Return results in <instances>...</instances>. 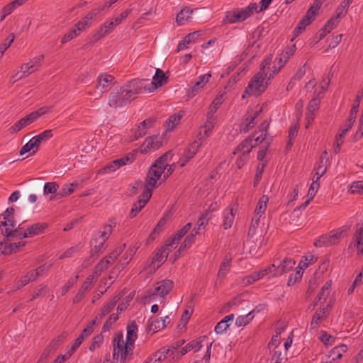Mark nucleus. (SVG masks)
Wrapping results in <instances>:
<instances>
[{"instance_id": "nucleus-1", "label": "nucleus", "mask_w": 363, "mask_h": 363, "mask_svg": "<svg viewBox=\"0 0 363 363\" xmlns=\"http://www.w3.org/2000/svg\"><path fill=\"white\" fill-rule=\"evenodd\" d=\"M172 153L168 152L157 159L150 167L145 182L144 191H150L152 194V190L158 185H160L166 180H163L164 171L168 166V162L172 159Z\"/></svg>"}, {"instance_id": "nucleus-2", "label": "nucleus", "mask_w": 363, "mask_h": 363, "mask_svg": "<svg viewBox=\"0 0 363 363\" xmlns=\"http://www.w3.org/2000/svg\"><path fill=\"white\" fill-rule=\"evenodd\" d=\"M269 125V122L267 120L264 121L259 128V132L256 133L252 138H247L244 140L233 151L234 155L241 154L245 156H248L251 150L257 143H261L264 140H267L266 144L268 146L271 139L267 138V129Z\"/></svg>"}, {"instance_id": "nucleus-3", "label": "nucleus", "mask_w": 363, "mask_h": 363, "mask_svg": "<svg viewBox=\"0 0 363 363\" xmlns=\"http://www.w3.org/2000/svg\"><path fill=\"white\" fill-rule=\"evenodd\" d=\"M117 225L116 219L112 218L109 220V224L99 230L91 240V257L95 258L98 254L103 252L106 247V240L112 233L113 228Z\"/></svg>"}, {"instance_id": "nucleus-4", "label": "nucleus", "mask_w": 363, "mask_h": 363, "mask_svg": "<svg viewBox=\"0 0 363 363\" xmlns=\"http://www.w3.org/2000/svg\"><path fill=\"white\" fill-rule=\"evenodd\" d=\"M272 60V57L269 56L263 61L260 71L253 77L246 88L247 94L259 96L264 91L269 81L266 80L267 74L265 71L269 68Z\"/></svg>"}, {"instance_id": "nucleus-5", "label": "nucleus", "mask_w": 363, "mask_h": 363, "mask_svg": "<svg viewBox=\"0 0 363 363\" xmlns=\"http://www.w3.org/2000/svg\"><path fill=\"white\" fill-rule=\"evenodd\" d=\"M14 211L13 207H9L0 216V228L8 240L10 238H17L18 233L16 231L21 229L20 226L16 227V222L14 219Z\"/></svg>"}, {"instance_id": "nucleus-6", "label": "nucleus", "mask_w": 363, "mask_h": 363, "mask_svg": "<svg viewBox=\"0 0 363 363\" xmlns=\"http://www.w3.org/2000/svg\"><path fill=\"white\" fill-rule=\"evenodd\" d=\"M113 359L114 361H120V363H125L128 357L133 354V346L125 342L122 333L114 335L113 340Z\"/></svg>"}, {"instance_id": "nucleus-7", "label": "nucleus", "mask_w": 363, "mask_h": 363, "mask_svg": "<svg viewBox=\"0 0 363 363\" xmlns=\"http://www.w3.org/2000/svg\"><path fill=\"white\" fill-rule=\"evenodd\" d=\"M125 91L128 94L130 98L132 99L135 95L143 93L144 91L149 92V81L145 79H135L128 82L123 86Z\"/></svg>"}, {"instance_id": "nucleus-8", "label": "nucleus", "mask_w": 363, "mask_h": 363, "mask_svg": "<svg viewBox=\"0 0 363 363\" xmlns=\"http://www.w3.org/2000/svg\"><path fill=\"white\" fill-rule=\"evenodd\" d=\"M132 99L123 87L112 91L108 97V104L111 108H119L129 104Z\"/></svg>"}, {"instance_id": "nucleus-9", "label": "nucleus", "mask_w": 363, "mask_h": 363, "mask_svg": "<svg viewBox=\"0 0 363 363\" xmlns=\"http://www.w3.org/2000/svg\"><path fill=\"white\" fill-rule=\"evenodd\" d=\"M96 89L99 91H95L94 93L89 92V95L95 96V99H100L104 93L107 92L114 84V77L108 74H101L97 78Z\"/></svg>"}, {"instance_id": "nucleus-10", "label": "nucleus", "mask_w": 363, "mask_h": 363, "mask_svg": "<svg viewBox=\"0 0 363 363\" xmlns=\"http://www.w3.org/2000/svg\"><path fill=\"white\" fill-rule=\"evenodd\" d=\"M47 228L45 223H37L31 225H28L25 230L21 227V230H17L16 233H18V239L26 238H32L43 233Z\"/></svg>"}, {"instance_id": "nucleus-11", "label": "nucleus", "mask_w": 363, "mask_h": 363, "mask_svg": "<svg viewBox=\"0 0 363 363\" xmlns=\"http://www.w3.org/2000/svg\"><path fill=\"white\" fill-rule=\"evenodd\" d=\"M202 145L201 142L194 141L187 147H186L183 152L181 153L180 158L178 161L180 167H184L185 164L189 162L196 154Z\"/></svg>"}, {"instance_id": "nucleus-12", "label": "nucleus", "mask_w": 363, "mask_h": 363, "mask_svg": "<svg viewBox=\"0 0 363 363\" xmlns=\"http://www.w3.org/2000/svg\"><path fill=\"white\" fill-rule=\"evenodd\" d=\"M211 78V73H207L199 76L194 84L187 90L186 93L188 97H194L199 91H201L206 86V85L210 81Z\"/></svg>"}, {"instance_id": "nucleus-13", "label": "nucleus", "mask_w": 363, "mask_h": 363, "mask_svg": "<svg viewBox=\"0 0 363 363\" xmlns=\"http://www.w3.org/2000/svg\"><path fill=\"white\" fill-rule=\"evenodd\" d=\"M330 305L321 306L314 313L310 324V329L313 330L318 327L319 324L327 318L330 312Z\"/></svg>"}, {"instance_id": "nucleus-14", "label": "nucleus", "mask_w": 363, "mask_h": 363, "mask_svg": "<svg viewBox=\"0 0 363 363\" xmlns=\"http://www.w3.org/2000/svg\"><path fill=\"white\" fill-rule=\"evenodd\" d=\"M44 55L35 56L27 63L21 65V69H24L26 75H30L32 73L38 71L43 65L44 61Z\"/></svg>"}, {"instance_id": "nucleus-15", "label": "nucleus", "mask_w": 363, "mask_h": 363, "mask_svg": "<svg viewBox=\"0 0 363 363\" xmlns=\"http://www.w3.org/2000/svg\"><path fill=\"white\" fill-rule=\"evenodd\" d=\"M104 11V8L94 9L89 12L82 20H80L75 26L79 32H82L92 24L94 18L101 12Z\"/></svg>"}, {"instance_id": "nucleus-16", "label": "nucleus", "mask_w": 363, "mask_h": 363, "mask_svg": "<svg viewBox=\"0 0 363 363\" xmlns=\"http://www.w3.org/2000/svg\"><path fill=\"white\" fill-rule=\"evenodd\" d=\"M161 145V138L157 135L147 138L140 147L142 153L157 150Z\"/></svg>"}, {"instance_id": "nucleus-17", "label": "nucleus", "mask_w": 363, "mask_h": 363, "mask_svg": "<svg viewBox=\"0 0 363 363\" xmlns=\"http://www.w3.org/2000/svg\"><path fill=\"white\" fill-rule=\"evenodd\" d=\"M168 255L169 251H166L164 248L161 247L152 257L150 265V271L157 270L166 261Z\"/></svg>"}, {"instance_id": "nucleus-18", "label": "nucleus", "mask_w": 363, "mask_h": 363, "mask_svg": "<svg viewBox=\"0 0 363 363\" xmlns=\"http://www.w3.org/2000/svg\"><path fill=\"white\" fill-rule=\"evenodd\" d=\"M350 249H356L357 255L363 254V226L360 225L357 228L354 234L353 240L350 243Z\"/></svg>"}, {"instance_id": "nucleus-19", "label": "nucleus", "mask_w": 363, "mask_h": 363, "mask_svg": "<svg viewBox=\"0 0 363 363\" xmlns=\"http://www.w3.org/2000/svg\"><path fill=\"white\" fill-rule=\"evenodd\" d=\"M167 82V77L165 76L164 72L160 69H157L155 74L152 77L151 82H149V92H152L158 87L165 84Z\"/></svg>"}, {"instance_id": "nucleus-20", "label": "nucleus", "mask_w": 363, "mask_h": 363, "mask_svg": "<svg viewBox=\"0 0 363 363\" xmlns=\"http://www.w3.org/2000/svg\"><path fill=\"white\" fill-rule=\"evenodd\" d=\"M125 245H123L116 248L107 258L101 260L97 265L98 271L103 272L108 269L111 264L113 262L115 259L123 251Z\"/></svg>"}, {"instance_id": "nucleus-21", "label": "nucleus", "mask_w": 363, "mask_h": 363, "mask_svg": "<svg viewBox=\"0 0 363 363\" xmlns=\"http://www.w3.org/2000/svg\"><path fill=\"white\" fill-rule=\"evenodd\" d=\"M174 286V282L170 279H164L157 281L155 285V289L157 295L164 297L167 295Z\"/></svg>"}, {"instance_id": "nucleus-22", "label": "nucleus", "mask_w": 363, "mask_h": 363, "mask_svg": "<svg viewBox=\"0 0 363 363\" xmlns=\"http://www.w3.org/2000/svg\"><path fill=\"white\" fill-rule=\"evenodd\" d=\"M152 194L150 191H143V199H139L135 202L131 208L130 213V218H134L141 211V209L146 205L149 199H150Z\"/></svg>"}, {"instance_id": "nucleus-23", "label": "nucleus", "mask_w": 363, "mask_h": 363, "mask_svg": "<svg viewBox=\"0 0 363 363\" xmlns=\"http://www.w3.org/2000/svg\"><path fill=\"white\" fill-rule=\"evenodd\" d=\"M216 124V122L206 120L204 123L199 127L197 140L196 141L201 142L203 140L209 137Z\"/></svg>"}, {"instance_id": "nucleus-24", "label": "nucleus", "mask_w": 363, "mask_h": 363, "mask_svg": "<svg viewBox=\"0 0 363 363\" xmlns=\"http://www.w3.org/2000/svg\"><path fill=\"white\" fill-rule=\"evenodd\" d=\"M35 121V114H28L24 118H21L18 121H17L14 125H13L10 128L9 131L11 134H14L22 130L23 128L26 127L29 124L33 123Z\"/></svg>"}, {"instance_id": "nucleus-25", "label": "nucleus", "mask_w": 363, "mask_h": 363, "mask_svg": "<svg viewBox=\"0 0 363 363\" xmlns=\"http://www.w3.org/2000/svg\"><path fill=\"white\" fill-rule=\"evenodd\" d=\"M24 245V241H18V242H3L0 241V253L4 255H9L12 252H16L19 247H23Z\"/></svg>"}, {"instance_id": "nucleus-26", "label": "nucleus", "mask_w": 363, "mask_h": 363, "mask_svg": "<svg viewBox=\"0 0 363 363\" xmlns=\"http://www.w3.org/2000/svg\"><path fill=\"white\" fill-rule=\"evenodd\" d=\"M320 99L314 97L312 99L308 105V112L306 116L307 121L306 128H308L310 123L313 121L315 118V113L319 108Z\"/></svg>"}, {"instance_id": "nucleus-27", "label": "nucleus", "mask_w": 363, "mask_h": 363, "mask_svg": "<svg viewBox=\"0 0 363 363\" xmlns=\"http://www.w3.org/2000/svg\"><path fill=\"white\" fill-rule=\"evenodd\" d=\"M40 145L38 143L35 137H33L27 143H26L20 151V155H23L28 152L29 155H35L39 150Z\"/></svg>"}, {"instance_id": "nucleus-28", "label": "nucleus", "mask_w": 363, "mask_h": 363, "mask_svg": "<svg viewBox=\"0 0 363 363\" xmlns=\"http://www.w3.org/2000/svg\"><path fill=\"white\" fill-rule=\"evenodd\" d=\"M258 8L257 3H250L247 7L240 9H237L236 11L238 14V18L240 22L244 21L250 17Z\"/></svg>"}, {"instance_id": "nucleus-29", "label": "nucleus", "mask_w": 363, "mask_h": 363, "mask_svg": "<svg viewBox=\"0 0 363 363\" xmlns=\"http://www.w3.org/2000/svg\"><path fill=\"white\" fill-rule=\"evenodd\" d=\"M193 13V10L189 7L183 8L179 13L177 14L176 18V22L179 26L186 24Z\"/></svg>"}, {"instance_id": "nucleus-30", "label": "nucleus", "mask_w": 363, "mask_h": 363, "mask_svg": "<svg viewBox=\"0 0 363 363\" xmlns=\"http://www.w3.org/2000/svg\"><path fill=\"white\" fill-rule=\"evenodd\" d=\"M262 108H258L253 115H250L246 118V122L241 126V130L244 133L248 132L257 123V117L259 116Z\"/></svg>"}, {"instance_id": "nucleus-31", "label": "nucleus", "mask_w": 363, "mask_h": 363, "mask_svg": "<svg viewBox=\"0 0 363 363\" xmlns=\"http://www.w3.org/2000/svg\"><path fill=\"white\" fill-rule=\"evenodd\" d=\"M289 61L287 57H286L283 53H281L279 57L275 59L274 65L273 66L272 73L270 74L268 77V80H271L275 74H277L282 67L286 64Z\"/></svg>"}, {"instance_id": "nucleus-32", "label": "nucleus", "mask_w": 363, "mask_h": 363, "mask_svg": "<svg viewBox=\"0 0 363 363\" xmlns=\"http://www.w3.org/2000/svg\"><path fill=\"white\" fill-rule=\"evenodd\" d=\"M138 337V325L135 321H132L127 326L126 342L134 346V342Z\"/></svg>"}, {"instance_id": "nucleus-33", "label": "nucleus", "mask_w": 363, "mask_h": 363, "mask_svg": "<svg viewBox=\"0 0 363 363\" xmlns=\"http://www.w3.org/2000/svg\"><path fill=\"white\" fill-rule=\"evenodd\" d=\"M155 123V120L152 118H149L145 120L142 122L138 127L135 131V135L134 140H137L138 138L143 137L147 133V130L153 125Z\"/></svg>"}, {"instance_id": "nucleus-34", "label": "nucleus", "mask_w": 363, "mask_h": 363, "mask_svg": "<svg viewBox=\"0 0 363 363\" xmlns=\"http://www.w3.org/2000/svg\"><path fill=\"white\" fill-rule=\"evenodd\" d=\"M316 259L317 258L311 255L303 257L298 266L295 267V272H304L311 264H313Z\"/></svg>"}, {"instance_id": "nucleus-35", "label": "nucleus", "mask_w": 363, "mask_h": 363, "mask_svg": "<svg viewBox=\"0 0 363 363\" xmlns=\"http://www.w3.org/2000/svg\"><path fill=\"white\" fill-rule=\"evenodd\" d=\"M268 202V196L266 195H263L258 201V203L255 211L254 216L261 218V217H262L265 213Z\"/></svg>"}, {"instance_id": "nucleus-36", "label": "nucleus", "mask_w": 363, "mask_h": 363, "mask_svg": "<svg viewBox=\"0 0 363 363\" xmlns=\"http://www.w3.org/2000/svg\"><path fill=\"white\" fill-rule=\"evenodd\" d=\"M116 26L117 25L113 23V21H111L108 23H105L96 33V38L100 39L104 37L107 34L112 32Z\"/></svg>"}, {"instance_id": "nucleus-37", "label": "nucleus", "mask_w": 363, "mask_h": 363, "mask_svg": "<svg viewBox=\"0 0 363 363\" xmlns=\"http://www.w3.org/2000/svg\"><path fill=\"white\" fill-rule=\"evenodd\" d=\"M39 274H26L23 277H21V280H19L16 284V289H14L12 291H9L8 292L9 294H11L13 291H15L17 289H20L26 284H28L29 282L33 281L36 279L37 276Z\"/></svg>"}, {"instance_id": "nucleus-38", "label": "nucleus", "mask_w": 363, "mask_h": 363, "mask_svg": "<svg viewBox=\"0 0 363 363\" xmlns=\"http://www.w3.org/2000/svg\"><path fill=\"white\" fill-rule=\"evenodd\" d=\"M313 20L311 16H308L306 13V16L303 18V19L300 21L298 25L294 30V38L291 40H294L295 38L298 36Z\"/></svg>"}, {"instance_id": "nucleus-39", "label": "nucleus", "mask_w": 363, "mask_h": 363, "mask_svg": "<svg viewBox=\"0 0 363 363\" xmlns=\"http://www.w3.org/2000/svg\"><path fill=\"white\" fill-rule=\"evenodd\" d=\"M183 116V112H179L171 116L166 121V130L172 131L180 123Z\"/></svg>"}, {"instance_id": "nucleus-40", "label": "nucleus", "mask_w": 363, "mask_h": 363, "mask_svg": "<svg viewBox=\"0 0 363 363\" xmlns=\"http://www.w3.org/2000/svg\"><path fill=\"white\" fill-rule=\"evenodd\" d=\"M119 299L120 298L115 297L114 299L104 304V306L101 309L100 313L98 314L96 318H99L100 320L103 319L104 317H105L106 315L111 312V311L114 308L116 303Z\"/></svg>"}, {"instance_id": "nucleus-41", "label": "nucleus", "mask_w": 363, "mask_h": 363, "mask_svg": "<svg viewBox=\"0 0 363 363\" xmlns=\"http://www.w3.org/2000/svg\"><path fill=\"white\" fill-rule=\"evenodd\" d=\"M199 234V232L196 229H193L190 235H187L184 239V242L180 245L179 250L176 252V255L181 254L182 251L184 249L189 247L195 241L196 235Z\"/></svg>"}, {"instance_id": "nucleus-42", "label": "nucleus", "mask_w": 363, "mask_h": 363, "mask_svg": "<svg viewBox=\"0 0 363 363\" xmlns=\"http://www.w3.org/2000/svg\"><path fill=\"white\" fill-rule=\"evenodd\" d=\"M330 80L329 79H325L323 81V84H322L320 86H315V84L314 81H309L306 85V89L307 91H309L311 89H315V94H317L318 96L321 93H323L325 90L327 89L328 85H329Z\"/></svg>"}, {"instance_id": "nucleus-43", "label": "nucleus", "mask_w": 363, "mask_h": 363, "mask_svg": "<svg viewBox=\"0 0 363 363\" xmlns=\"http://www.w3.org/2000/svg\"><path fill=\"white\" fill-rule=\"evenodd\" d=\"M347 346L346 345L341 344L331 350L330 352L329 357H330L333 361L340 359L342 357V354L347 352Z\"/></svg>"}, {"instance_id": "nucleus-44", "label": "nucleus", "mask_w": 363, "mask_h": 363, "mask_svg": "<svg viewBox=\"0 0 363 363\" xmlns=\"http://www.w3.org/2000/svg\"><path fill=\"white\" fill-rule=\"evenodd\" d=\"M200 337L198 340H194L188 343L185 347H184L181 350L180 356H183L186 354L189 351L191 350H194L195 351H199L202 347V340Z\"/></svg>"}, {"instance_id": "nucleus-45", "label": "nucleus", "mask_w": 363, "mask_h": 363, "mask_svg": "<svg viewBox=\"0 0 363 363\" xmlns=\"http://www.w3.org/2000/svg\"><path fill=\"white\" fill-rule=\"evenodd\" d=\"M235 219V215L233 209L228 208L223 212V225L225 229L231 228Z\"/></svg>"}, {"instance_id": "nucleus-46", "label": "nucleus", "mask_w": 363, "mask_h": 363, "mask_svg": "<svg viewBox=\"0 0 363 363\" xmlns=\"http://www.w3.org/2000/svg\"><path fill=\"white\" fill-rule=\"evenodd\" d=\"M79 187V182L74 181L72 183L64 184L60 189V197L67 196L74 191L75 189Z\"/></svg>"}, {"instance_id": "nucleus-47", "label": "nucleus", "mask_w": 363, "mask_h": 363, "mask_svg": "<svg viewBox=\"0 0 363 363\" xmlns=\"http://www.w3.org/2000/svg\"><path fill=\"white\" fill-rule=\"evenodd\" d=\"M295 261L291 258H286L284 260V262L279 264L277 267V269L280 271V272H289L290 271L295 272Z\"/></svg>"}, {"instance_id": "nucleus-48", "label": "nucleus", "mask_w": 363, "mask_h": 363, "mask_svg": "<svg viewBox=\"0 0 363 363\" xmlns=\"http://www.w3.org/2000/svg\"><path fill=\"white\" fill-rule=\"evenodd\" d=\"M264 274H249L243 278H242L239 284L241 286H247L252 283H254L255 281H257L262 278L263 275Z\"/></svg>"}, {"instance_id": "nucleus-49", "label": "nucleus", "mask_w": 363, "mask_h": 363, "mask_svg": "<svg viewBox=\"0 0 363 363\" xmlns=\"http://www.w3.org/2000/svg\"><path fill=\"white\" fill-rule=\"evenodd\" d=\"M254 318L253 312H249L245 315H240L236 318L235 325L237 327H244L250 323Z\"/></svg>"}, {"instance_id": "nucleus-50", "label": "nucleus", "mask_w": 363, "mask_h": 363, "mask_svg": "<svg viewBox=\"0 0 363 363\" xmlns=\"http://www.w3.org/2000/svg\"><path fill=\"white\" fill-rule=\"evenodd\" d=\"M315 246L317 247H322L324 246H330L333 245L334 243L332 242L330 236L329 234H326L324 235L320 236L318 240H317L315 243Z\"/></svg>"}, {"instance_id": "nucleus-51", "label": "nucleus", "mask_w": 363, "mask_h": 363, "mask_svg": "<svg viewBox=\"0 0 363 363\" xmlns=\"http://www.w3.org/2000/svg\"><path fill=\"white\" fill-rule=\"evenodd\" d=\"M52 130H45L40 134L34 136L38 143L41 145V144L46 143L48 140H50L52 137Z\"/></svg>"}, {"instance_id": "nucleus-52", "label": "nucleus", "mask_w": 363, "mask_h": 363, "mask_svg": "<svg viewBox=\"0 0 363 363\" xmlns=\"http://www.w3.org/2000/svg\"><path fill=\"white\" fill-rule=\"evenodd\" d=\"M238 22H240V21L238 18L236 10L227 12L223 20V23H235Z\"/></svg>"}, {"instance_id": "nucleus-53", "label": "nucleus", "mask_w": 363, "mask_h": 363, "mask_svg": "<svg viewBox=\"0 0 363 363\" xmlns=\"http://www.w3.org/2000/svg\"><path fill=\"white\" fill-rule=\"evenodd\" d=\"M179 241L180 240L177 238L173 235L172 238L167 240L164 245L162 247L164 248L166 251H169V253L172 250L177 247Z\"/></svg>"}, {"instance_id": "nucleus-54", "label": "nucleus", "mask_w": 363, "mask_h": 363, "mask_svg": "<svg viewBox=\"0 0 363 363\" xmlns=\"http://www.w3.org/2000/svg\"><path fill=\"white\" fill-rule=\"evenodd\" d=\"M148 328L149 330L152 333H156L157 331L163 329L164 328V324L162 322V318L152 320Z\"/></svg>"}, {"instance_id": "nucleus-55", "label": "nucleus", "mask_w": 363, "mask_h": 363, "mask_svg": "<svg viewBox=\"0 0 363 363\" xmlns=\"http://www.w3.org/2000/svg\"><path fill=\"white\" fill-rule=\"evenodd\" d=\"M339 20L336 18L333 17L330 18L327 23L324 26V34H320V38H323L325 35L326 33H330L332 30H333L338 24Z\"/></svg>"}, {"instance_id": "nucleus-56", "label": "nucleus", "mask_w": 363, "mask_h": 363, "mask_svg": "<svg viewBox=\"0 0 363 363\" xmlns=\"http://www.w3.org/2000/svg\"><path fill=\"white\" fill-rule=\"evenodd\" d=\"M260 222V218H257L255 216H253L251 222V225L249 228L248 231V235L250 237H253L255 235L257 234V230L259 225Z\"/></svg>"}, {"instance_id": "nucleus-57", "label": "nucleus", "mask_w": 363, "mask_h": 363, "mask_svg": "<svg viewBox=\"0 0 363 363\" xmlns=\"http://www.w3.org/2000/svg\"><path fill=\"white\" fill-rule=\"evenodd\" d=\"M58 188L59 185L56 182H47L43 187V194L45 195L55 194Z\"/></svg>"}, {"instance_id": "nucleus-58", "label": "nucleus", "mask_w": 363, "mask_h": 363, "mask_svg": "<svg viewBox=\"0 0 363 363\" xmlns=\"http://www.w3.org/2000/svg\"><path fill=\"white\" fill-rule=\"evenodd\" d=\"M137 250H138V247H133L129 248L125 252V253L123 256L124 262L121 264V265L123 266L121 269H123V266L125 264H127L129 262V261H130L132 259V258L134 256V255L135 254Z\"/></svg>"}, {"instance_id": "nucleus-59", "label": "nucleus", "mask_w": 363, "mask_h": 363, "mask_svg": "<svg viewBox=\"0 0 363 363\" xmlns=\"http://www.w3.org/2000/svg\"><path fill=\"white\" fill-rule=\"evenodd\" d=\"M15 39L14 33H11L9 37L0 45L1 55H4L5 51L11 46Z\"/></svg>"}, {"instance_id": "nucleus-60", "label": "nucleus", "mask_w": 363, "mask_h": 363, "mask_svg": "<svg viewBox=\"0 0 363 363\" xmlns=\"http://www.w3.org/2000/svg\"><path fill=\"white\" fill-rule=\"evenodd\" d=\"M104 342V336L101 334L96 335L89 345V350L93 352L99 348Z\"/></svg>"}, {"instance_id": "nucleus-61", "label": "nucleus", "mask_w": 363, "mask_h": 363, "mask_svg": "<svg viewBox=\"0 0 363 363\" xmlns=\"http://www.w3.org/2000/svg\"><path fill=\"white\" fill-rule=\"evenodd\" d=\"M231 260L232 256L230 255H226L220 264L218 272H224L225 271L230 270Z\"/></svg>"}, {"instance_id": "nucleus-62", "label": "nucleus", "mask_w": 363, "mask_h": 363, "mask_svg": "<svg viewBox=\"0 0 363 363\" xmlns=\"http://www.w3.org/2000/svg\"><path fill=\"white\" fill-rule=\"evenodd\" d=\"M344 230L341 228H337L330 231L328 234L330 236L332 242L335 244L337 243L342 237Z\"/></svg>"}, {"instance_id": "nucleus-63", "label": "nucleus", "mask_w": 363, "mask_h": 363, "mask_svg": "<svg viewBox=\"0 0 363 363\" xmlns=\"http://www.w3.org/2000/svg\"><path fill=\"white\" fill-rule=\"evenodd\" d=\"M118 319V314H116V313H112L108 319L105 322V323L103 325V328H102V331L103 332H106V331H108L112 325Z\"/></svg>"}, {"instance_id": "nucleus-64", "label": "nucleus", "mask_w": 363, "mask_h": 363, "mask_svg": "<svg viewBox=\"0 0 363 363\" xmlns=\"http://www.w3.org/2000/svg\"><path fill=\"white\" fill-rule=\"evenodd\" d=\"M350 191L352 194L363 192V181L354 182L351 184Z\"/></svg>"}]
</instances>
